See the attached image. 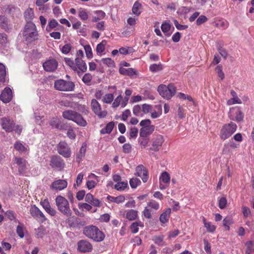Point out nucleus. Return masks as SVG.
<instances>
[{"mask_svg":"<svg viewBox=\"0 0 254 254\" xmlns=\"http://www.w3.org/2000/svg\"><path fill=\"white\" fill-rule=\"evenodd\" d=\"M78 250L81 252H88L92 250V246L90 243L85 240L80 241L77 244Z\"/></svg>","mask_w":254,"mask_h":254,"instance_id":"5701e85b","label":"nucleus"},{"mask_svg":"<svg viewBox=\"0 0 254 254\" xmlns=\"http://www.w3.org/2000/svg\"><path fill=\"white\" fill-rule=\"evenodd\" d=\"M153 240L154 243L159 245V246H163V237L162 236H156L153 238Z\"/></svg>","mask_w":254,"mask_h":254,"instance_id":"69168bd1","label":"nucleus"},{"mask_svg":"<svg viewBox=\"0 0 254 254\" xmlns=\"http://www.w3.org/2000/svg\"><path fill=\"white\" fill-rule=\"evenodd\" d=\"M78 17L82 21H85L88 19L89 11L83 8H80L78 9Z\"/></svg>","mask_w":254,"mask_h":254,"instance_id":"a878e982","label":"nucleus"},{"mask_svg":"<svg viewBox=\"0 0 254 254\" xmlns=\"http://www.w3.org/2000/svg\"><path fill=\"white\" fill-rule=\"evenodd\" d=\"M101 62L102 63L109 67H114L115 64L113 60H112L111 58H103L101 60Z\"/></svg>","mask_w":254,"mask_h":254,"instance_id":"49530a36","label":"nucleus"},{"mask_svg":"<svg viewBox=\"0 0 254 254\" xmlns=\"http://www.w3.org/2000/svg\"><path fill=\"white\" fill-rule=\"evenodd\" d=\"M58 64V62L55 59H50L43 63V66L46 71L53 72L57 69Z\"/></svg>","mask_w":254,"mask_h":254,"instance_id":"f3484780","label":"nucleus"},{"mask_svg":"<svg viewBox=\"0 0 254 254\" xmlns=\"http://www.w3.org/2000/svg\"><path fill=\"white\" fill-rule=\"evenodd\" d=\"M229 117L232 120L240 122L243 120L244 116L239 108H232L230 110Z\"/></svg>","mask_w":254,"mask_h":254,"instance_id":"2eb2a0df","label":"nucleus"},{"mask_svg":"<svg viewBox=\"0 0 254 254\" xmlns=\"http://www.w3.org/2000/svg\"><path fill=\"white\" fill-rule=\"evenodd\" d=\"M14 147L20 153H24L27 151L26 148L20 141H16L14 145Z\"/></svg>","mask_w":254,"mask_h":254,"instance_id":"79ce46f5","label":"nucleus"},{"mask_svg":"<svg viewBox=\"0 0 254 254\" xmlns=\"http://www.w3.org/2000/svg\"><path fill=\"white\" fill-rule=\"evenodd\" d=\"M71 46L70 44H65L61 48L62 52L64 54H67L70 51Z\"/></svg>","mask_w":254,"mask_h":254,"instance_id":"774afa93","label":"nucleus"},{"mask_svg":"<svg viewBox=\"0 0 254 254\" xmlns=\"http://www.w3.org/2000/svg\"><path fill=\"white\" fill-rule=\"evenodd\" d=\"M137 217V211L130 209L127 211L126 218L130 221L135 220Z\"/></svg>","mask_w":254,"mask_h":254,"instance_id":"2f4dec72","label":"nucleus"},{"mask_svg":"<svg viewBox=\"0 0 254 254\" xmlns=\"http://www.w3.org/2000/svg\"><path fill=\"white\" fill-rule=\"evenodd\" d=\"M141 5L140 3H139L138 1H135L134 3L133 4L132 8V13L137 15L138 16L141 13Z\"/></svg>","mask_w":254,"mask_h":254,"instance_id":"4c0bfd02","label":"nucleus"},{"mask_svg":"<svg viewBox=\"0 0 254 254\" xmlns=\"http://www.w3.org/2000/svg\"><path fill=\"white\" fill-rule=\"evenodd\" d=\"M24 17L26 21L31 20L34 17V11L32 8H28L24 13Z\"/></svg>","mask_w":254,"mask_h":254,"instance_id":"58836bf2","label":"nucleus"},{"mask_svg":"<svg viewBox=\"0 0 254 254\" xmlns=\"http://www.w3.org/2000/svg\"><path fill=\"white\" fill-rule=\"evenodd\" d=\"M62 116L64 119L72 121L78 126L85 127L87 124L82 115L76 111L67 110L63 112Z\"/></svg>","mask_w":254,"mask_h":254,"instance_id":"f03ea898","label":"nucleus"},{"mask_svg":"<svg viewBox=\"0 0 254 254\" xmlns=\"http://www.w3.org/2000/svg\"><path fill=\"white\" fill-rule=\"evenodd\" d=\"M24 225L22 224L18 225L16 227V233L18 236L21 238H23L24 236Z\"/></svg>","mask_w":254,"mask_h":254,"instance_id":"8fccbe9b","label":"nucleus"},{"mask_svg":"<svg viewBox=\"0 0 254 254\" xmlns=\"http://www.w3.org/2000/svg\"><path fill=\"white\" fill-rule=\"evenodd\" d=\"M58 152L64 158H69L71 152L70 147L64 141H60L57 146Z\"/></svg>","mask_w":254,"mask_h":254,"instance_id":"9d476101","label":"nucleus"},{"mask_svg":"<svg viewBox=\"0 0 254 254\" xmlns=\"http://www.w3.org/2000/svg\"><path fill=\"white\" fill-rule=\"evenodd\" d=\"M106 42L102 41L100 43L98 44L96 47V52L98 55H102L105 49Z\"/></svg>","mask_w":254,"mask_h":254,"instance_id":"a19ab883","label":"nucleus"},{"mask_svg":"<svg viewBox=\"0 0 254 254\" xmlns=\"http://www.w3.org/2000/svg\"><path fill=\"white\" fill-rule=\"evenodd\" d=\"M142 112L143 114H146L152 111V105L147 104H143L142 105Z\"/></svg>","mask_w":254,"mask_h":254,"instance_id":"13d9d810","label":"nucleus"},{"mask_svg":"<svg viewBox=\"0 0 254 254\" xmlns=\"http://www.w3.org/2000/svg\"><path fill=\"white\" fill-rule=\"evenodd\" d=\"M50 165L53 168L62 169L64 167V162L60 156L56 155L51 157Z\"/></svg>","mask_w":254,"mask_h":254,"instance_id":"6ab92c4d","label":"nucleus"},{"mask_svg":"<svg viewBox=\"0 0 254 254\" xmlns=\"http://www.w3.org/2000/svg\"><path fill=\"white\" fill-rule=\"evenodd\" d=\"M87 150V144L83 143L80 147L79 151L76 155V161L78 163H80L84 158Z\"/></svg>","mask_w":254,"mask_h":254,"instance_id":"393cba45","label":"nucleus"},{"mask_svg":"<svg viewBox=\"0 0 254 254\" xmlns=\"http://www.w3.org/2000/svg\"><path fill=\"white\" fill-rule=\"evenodd\" d=\"M140 181L136 178H133L129 181L130 187L132 188H136L140 184Z\"/></svg>","mask_w":254,"mask_h":254,"instance_id":"6e6d98bb","label":"nucleus"},{"mask_svg":"<svg viewBox=\"0 0 254 254\" xmlns=\"http://www.w3.org/2000/svg\"><path fill=\"white\" fill-rule=\"evenodd\" d=\"M95 14H97V16H94L92 19V22H97L101 19H103L105 15V13L102 10H96L94 11Z\"/></svg>","mask_w":254,"mask_h":254,"instance_id":"7c9ffc66","label":"nucleus"},{"mask_svg":"<svg viewBox=\"0 0 254 254\" xmlns=\"http://www.w3.org/2000/svg\"><path fill=\"white\" fill-rule=\"evenodd\" d=\"M216 70H217L218 77L221 80H223L224 78L225 75L223 72L222 71V66L220 65H217V67H216Z\"/></svg>","mask_w":254,"mask_h":254,"instance_id":"338daca9","label":"nucleus"},{"mask_svg":"<svg viewBox=\"0 0 254 254\" xmlns=\"http://www.w3.org/2000/svg\"><path fill=\"white\" fill-rule=\"evenodd\" d=\"M7 43V35L4 33H0V47L6 46Z\"/></svg>","mask_w":254,"mask_h":254,"instance_id":"de8ad7c7","label":"nucleus"},{"mask_svg":"<svg viewBox=\"0 0 254 254\" xmlns=\"http://www.w3.org/2000/svg\"><path fill=\"white\" fill-rule=\"evenodd\" d=\"M23 39L27 43H31L38 39V33L34 23L28 22L25 25L23 32Z\"/></svg>","mask_w":254,"mask_h":254,"instance_id":"f257e3e1","label":"nucleus"},{"mask_svg":"<svg viewBox=\"0 0 254 254\" xmlns=\"http://www.w3.org/2000/svg\"><path fill=\"white\" fill-rule=\"evenodd\" d=\"M138 143L141 149L145 148L148 142L149 138L148 137H140L138 138Z\"/></svg>","mask_w":254,"mask_h":254,"instance_id":"37998d69","label":"nucleus"},{"mask_svg":"<svg viewBox=\"0 0 254 254\" xmlns=\"http://www.w3.org/2000/svg\"><path fill=\"white\" fill-rule=\"evenodd\" d=\"M91 106L94 113L100 118L105 117L107 115L106 111H102L99 103L96 99H92L91 102Z\"/></svg>","mask_w":254,"mask_h":254,"instance_id":"f8f14e48","label":"nucleus"},{"mask_svg":"<svg viewBox=\"0 0 254 254\" xmlns=\"http://www.w3.org/2000/svg\"><path fill=\"white\" fill-rule=\"evenodd\" d=\"M163 69L162 65L161 64H152L150 65L149 69L152 72H157Z\"/></svg>","mask_w":254,"mask_h":254,"instance_id":"3c124183","label":"nucleus"},{"mask_svg":"<svg viewBox=\"0 0 254 254\" xmlns=\"http://www.w3.org/2000/svg\"><path fill=\"white\" fill-rule=\"evenodd\" d=\"M2 127L7 132L13 131L14 123L8 118H3L1 119Z\"/></svg>","mask_w":254,"mask_h":254,"instance_id":"4be33fe9","label":"nucleus"},{"mask_svg":"<svg viewBox=\"0 0 254 254\" xmlns=\"http://www.w3.org/2000/svg\"><path fill=\"white\" fill-rule=\"evenodd\" d=\"M114 99V94L112 93L106 94L102 99L103 103L106 104H111L113 102Z\"/></svg>","mask_w":254,"mask_h":254,"instance_id":"c9c22d12","label":"nucleus"},{"mask_svg":"<svg viewBox=\"0 0 254 254\" xmlns=\"http://www.w3.org/2000/svg\"><path fill=\"white\" fill-rule=\"evenodd\" d=\"M170 181V176L168 172L165 171L162 173L159 177V189L163 190L168 188Z\"/></svg>","mask_w":254,"mask_h":254,"instance_id":"4468645a","label":"nucleus"},{"mask_svg":"<svg viewBox=\"0 0 254 254\" xmlns=\"http://www.w3.org/2000/svg\"><path fill=\"white\" fill-rule=\"evenodd\" d=\"M72 70L76 72L79 76H81L87 70L85 62L82 59L76 58L75 59V63Z\"/></svg>","mask_w":254,"mask_h":254,"instance_id":"9b49d317","label":"nucleus"},{"mask_svg":"<svg viewBox=\"0 0 254 254\" xmlns=\"http://www.w3.org/2000/svg\"><path fill=\"white\" fill-rule=\"evenodd\" d=\"M151 121L149 119L143 120L140 122L139 125L142 127L139 131L140 137H148L153 133L155 127L154 125H151Z\"/></svg>","mask_w":254,"mask_h":254,"instance_id":"423d86ee","label":"nucleus"},{"mask_svg":"<svg viewBox=\"0 0 254 254\" xmlns=\"http://www.w3.org/2000/svg\"><path fill=\"white\" fill-rule=\"evenodd\" d=\"M67 186V182L65 180L59 179L54 181L50 188L53 190L61 191L66 188Z\"/></svg>","mask_w":254,"mask_h":254,"instance_id":"a211bd4d","label":"nucleus"},{"mask_svg":"<svg viewBox=\"0 0 254 254\" xmlns=\"http://www.w3.org/2000/svg\"><path fill=\"white\" fill-rule=\"evenodd\" d=\"M223 225L226 227L227 230H229V225L233 223L232 219L231 217H227L223 220Z\"/></svg>","mask_w":254,"mask_h":254,"instance_id":"4d7b16f0","label":"nucleus"},{"mask_svg":"<svg viewBox=\"0 0 254 254\" xmlns=\"http://www.w3.org/2000/svg\"><path fill=\"white\" fill-rule=\"evenodd\" d=\"M162 114V107L161 105L158 106V111H153L151 113V117L152 119H156L159 117Z\"/></svg>","mask_w":254,"mask_h":254,"instance_id":"864d4df0","label":"nucleus"},{"mask_svg":"<svg viewBox=\"0 0 254 254\" xmlns=\"http://www.w3.org/2000/svg\"><path fill=\"white\" fill-rule=\"evenodd\" d=\"M242 101L238 97H233L227 101L228 105H232L235 104H241Z\"/></svg>","mask_w":254,"mask_h":254,"instance_id":"052dcab7","label":"nucleus"},{"mask_svg":"<svg viewBox=\"0 0 254 254\" xmlns=\"http://www.w3.org/2000/svg\"><path fill=\"white\" fill-rule=\"evenodd\" d=\"M135 171V175L140 177L144 183L147 181L148 178L147 171L143 165H139L137 166Z\"/></svg>","mask_w":254,"mask_h":254,"instance_id":"412c9836","label":"nucleus"},{"mask_svg":"<svg viewBox=\"0 0 254 254\" xmlns=\"http://www.w3.org/2000/svg\"><path fill=\"white\" fill-rule=\"evenodd\" d=\"M6 76V69L5 66L1 63H0V82L5 81Z\"/></svg>","mask_w":254,"mask_h":254,"instance_id":"c03bdc74","label":"nucleus"},{"mask_svg":"<svg viewBox=\"0 0 254 254\" xmlns=\"http://www.w3.org/2000/svg\"><path fill=\"white\" fill-rule=\"evenodd\" d=\"M86 57L88 59H91L93 57L92 51L89 45H86L84 46Z\"/></svg>","mask_w":254,"mask_h":254,"instance_id":"603ef678","label":"nucleus"},{"mask_svg":"<svg viewBox=\"0 0 254 254\" xmlns=\"http://www.w3.org/2000/svg\"><path fill=\"white\" fill-rule=\"evenodd\" d=\"M119 72L122 74L127 75H132L135 73L134 69L132 68H125L121 67L119 69Z\"/></svg>","mask_w":254,"mask_h":254,"instance_id":"e433bc0d","label":"nucleus"},{"mask_svg":"<svg viewBox=\"0 0 254 254\" xmlns=\"http://www.w3.org/2000/svg\"><path fill=\"white\" fill-rule=\"evenodd\" d=\"M29 212L31 215L40 223L44 222L47 219L43 213L35 205L31 206Z\"/></svg>","mask_w":254,"mask_h":254,"instance_id":"1a4fd4ad","label":"nucleus"},{"mask_svg":"<svg viewBox=\"0 0 254 254\" xmlns=\"http://www.w3.org/2000/svg\"><path fill=\"white\" fill-rule=\"evenodd\" d=\"M161 29L163 32L166 35H169V34H168L171 28V24L168 22H163L161 25Z\"/></svg>","mask_w":254,"mask_h":254,"instance_id":"09e8293b","label":"nucleus"},{"mask_svg":"<svg viewBox=\"0 0 254 254\" xmlns=\"http://www.w3.org/2000/svg\"><path fill=\"white\" fill-rule=\"evenodd\" d=\"M107 199L110 202H115L116 203H121L125 200V197L124 195H121L117 197L112 196H108L107 197Z\"/></svg>","mask_w":254,"mask_h":254,"instance_id":"c85d7f7f","label":"nucleus"},{"mask_svg":"<svg viewBox=\"0 0 254 254\" xmlns=\"http://www.w3.org/2000/svg\"><path fill=\"white\" fill-rule=\"evenodd\" d=\"M138 227H143V224L141 221L133 222L130 226L131 232L133 233H136L138 232Z\"/></svg>","mask_w":254,"mask_h":254,"instance_id":"ea45409f","label":"nucleus"},{"mask_svg":"<svg viewBox=\"0 0 254 254\" xmlns=\"http://www.w3.org/2000/svg\"><path fill=\"white\" fill-rule=\"evenodd\" d=\"M171 210L170 208H167L161 214L159 220L162 223H166L169 220L171 214Z\"/></svg>","mask_w":254,"mask_h":254,"instance_id":"bb28decb","label":"nucleus"},{"mask_svg":"<svg viewBox=\"0 0 254 254\" xmlns=\"http://www.w3.org/2000/svg\"><path fill=\"white\" fill-rule=\"evenodd\" d=\"M127 186V182H119L115 185V188L118 190H123Z\"/></svg>","mask_w":254,"mask_h":254,"instance_id":"a18cd8bd","label":"nucleus"},{"mask_svg":"<svg viewBox=\"0 0 254 254\" xmlns=\"http://www.w3.org/2000/svg\"><path fill=\"white\" fill-rule=\"evenodd\" d=\"M157 91L163 98L169 100L175 94L176 89L172 84H169L167 86L161 84L158 87Z\"/></svg>","mask_w":254,"mask_h":254,"instance_id":"39448f33","label":"nucleus"},{"mask_svg":"<svg viewBox=\"0 0 254 254\" xmlns=\"http://www.w3.org/2000/svg\"><path fill=\"white\" fill-rule=\"evenodd\" d=\"M13 161L19 167L18 172L20 173H23L25 171L27 164L26 160L20 157H15Z\"/></svg>","mask_w":254,"mask_h":254,"instance_id":"b1692460","label":"nucleus"},{"mask_svg":"<svg viewBox=\"0 0 254 254\" xmlns=\"http://www.w3.org/2000/svg\"><path fill=\"white\" fill-rule=\"evenodd\" d=\"M36 235L37 238H42L45 234V228L43 226H41L37 229H35Z\"/></svg>","mask_w":254,"mask_h":254,"instance_id":"5fc2aeb1","label":"nucleus"},{"mask_svg":"<svg viewBox=\"0 0 254 254\" xmlns=\"http://www.w3.org/2000/svg\"><path fill=\"white\" fill-rule=\"evenodd\" d=\"M237 128L236 124L233 122L224 125L220 130V138L223 140L229 138L236 131Z\"/></svg>","mask_w":254,"mask_h":254,"instance_id":"0eeeda50","label":"nucleus"},{"mask_svg":"<svg viewBox=\"0 0 254 254\" xmlns=\"http://www.w3.org/2000/svg\"><path fill=\"white\" fill-rule=\"evenodd\" d=\"M114 125L115 124L113 122L109 123L104 128L100 130V133L103 134L111 133L114 127Z\"/></svg>","mask_w":254,"mask_h":254,"instance_id":"c756f323","label":"nucleus"},{"mask_svg":"<svg viewBox=\"0 0 254 254\" xmlns=\"http://www.w3.org/2000/svg\"><path fill=\"white\" fill-rule=\"evenodd\" d=\"M54 87L57 90L62 91H71L74 88L73 82L64 79H58L55 81Z\"/></svg>","mask_w":254,"mask_h":254,"instance_id":"6e6552de","label":"nucleus"},{"mask_svg":"<svg viewBox=\"0 0 254 254\" xmlns=\"http://www.w3.org/2000/svg\"><path fill=\"white\" fill-rule=\"evenodd\" d=\"M203 222L204 227L206 228L208 232L213 233L215 231L216 227L215 225L212 224L211 222H207L204 217L203 218Z\"/></svg>","mask_w":254,"mask_h":254,"instance_id":"473e14b6","label":"nucleus"},{"mask_svg":"<svg viewBox=\"0 0 254 254\" xmlns=\"http://www.w3.org/2000/svg\"><path fill=\"white\" fill-rule=\"evenodd\" d=\"M132 93V91L129 89H126L125 91V94L126 96L124 98L122 104H121V107L124 108L127 105L128 100H129V97L131 95Z\"/></svg>","mask_w":254,"mask_h":254,"instance_id":"f704fd0d","label":"nucleus"},{"mask_svg":"<svg viewBox=\"0 0 254 254\" xmlns=\"http://www.w3.org/2000/svg\"><path fill=\"white\" fill-rule=\"evenodd\" d=\"M12 92L11 89L9 87H5L1 92V95H0V100L4 103H9L12 99Z\"/></svg>","mask_w":254,"mask_h":254,"instance_id":"aec40b11","label":"nucleus"},{"mask_svg":"<svg viewBox=\"0 0 254 254\" xmlns=\"http://www.w3.org/2000/svg\"><path fill=\"white\" fill-rule=\"evenodd\" d=\"M159 208V204L154 200H150L147 203V206L143 211L145 217L150 218L151 217V210H157Z\"/></svg>","mask_w":254,"mask_h":254,"instance_id":"ddd939ff","label":"nucleus"},{"mask_svg":"<svg viewBox=\"0 0 254 254\" xmlns=\"http://www.w3.org/2000/svg\"><path fill=\"white\" fill-rule=\"evenodd\" d=\"M123 99H124L122 95L120 94L117 97H116L115 99H114L112 102V107L113 108H117L120 105L121 106V104Z\"/></svg>","mask_w":254,"mask_h":254,"instance_id":"72a5a7b5","label":"nucleus"},{"mask_svg":"<svg viewBox=\"0 0 254 254\" xmlns=\"http://www.w3.org/2000/svg\"><path fill=\"white\" fill-rule=\"evenodd\" d=\"M83 233L87 237L96 242L102 241L105 238L104 233L93 225L85 227Z\"/></svg>","mask_w":254,"mask_h":254,"instance_id":"7ed1b4c3","label":"nucleus"},{"mask_svg":"<svg viewBox=\"0 0 254 254\" xmlns=\"http://www.w3.org/2000/svg\"><path fill=\"white\" fill-rule=\"evenodd\" d=\"M56 204L58 210L64 215L68 217L71 215L72 212L68 200L62 195H58L55 199Z\"/></svg>","mask_w":254,"mask_h":254,"instance_id":"20e7f679","label":"nucleus"},{"mask_svg":"<svg viewBox=\"0 0 254 254\" xmlns=\"http://www.w3.org/2000/svg\"><path fill=\"white\" fill-rule=\"evenodd\" d=\"M59 27L60 28L63 27V26L61 25H60L58 21L56 19H52L51 20L49 23L48 24L46 28V30L48 32L51 31L52 29H54L55 28Z\"/></svg>","mask_w":254,"mask_h":254,"instance_id":"cd10ccee","label":"nucleus"},{"mask_svg":"<svg viewBox=\"0 0 254 254\" xmlns=\"http://www.w3.org/2000/svg\"><path fill=\"white\" fill-rule=\"evenodd\" d=\"M132 51L130 47H122L119 49V51L120 54L123 55H127L129 54Z\"/></svg>","mask_w":254,"mask_h":254,"instance_id":"0e129e2a","label":"nucleus"},{"mask_svg":"<svg viewBox=\"0 0 254 254\" xmlns=\"http://www.w3.org/2000/svg\"><path fill=\"white\" fill-rule=\"evenodd\" d=\"M142 107L139 105H136L133 107V113L134 115L137 116H142Z\"/></svg>","mask_w":254,"mask_h":254,"instance_id":"bf43d9fd","label":"nucleus"},{"mask_svg":"<svg viewBox=\"0 0 254 254\" xmlns=\"http://www.w3.org/2000/svg\"><path fill=\"white\" fill-rule=\"evenodd\" d=\"M92 79V76L90 73H85L82 77L83 82L87 84H89Z\"/></svg>","mask_w":254,"mask_h":254,"instance_id":"680f3d73","label":"nucleus"},{"mask_svg":"<svg viewBox=\"0 0 254 254\" xmlns=\"http://www.w3.org/2000/svg\"><path fill=\"white\" fill-rule=\"evenodd\" d=\"M164 141V137L160 134H154L152 139V146L151 148L155 151H157L159 149Z\"/></svg>","mask_w":254,"mask_h":254,"instance_id":"dca6fc26","label":"nucleus"},{"mask_svg":"<svg viewBox=\"0 0 254 254\" xmlns=\"http://www.w3.org/2000/svg\"><path fill=\"white\" fill-rule=\"evenodd\" d=\"M7 18L4 16L0 15V26L3 28H6L7 27Z\"/></svg>","mask_w":254,"mask_h":254,"instance_id":"e2e57ef3","label":"nucleus"}]
</instances>
